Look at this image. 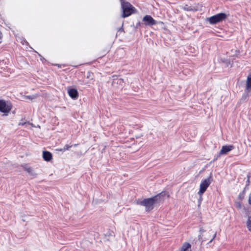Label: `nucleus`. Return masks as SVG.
<instances>
[{"instance_id": "obj_13", "label": "nucleus", "mask_w": 251, "mask_h": 251, "mask_svg": "<svg viewBox=\"0 0 251 251\" xmlns=\"http://www.w3.org/2000/svg\"><path fill=\"white\" fill-rule=\"evenodd\" d=\"M245 90L248 92H251V72L249 73L247 76Z\"/></svg>"}, {"instance_id": "obj_1", "label": "nucleus", "mask_w": 251, "mask_h": 251, "mask_svg": "<svg viewBox=\"0 0 251 251\" xmlns=\"http://www.w3.org/2000/svg\"><path fill=\"white\" fill-rule=\"evenodd\" d=\"M166 194V191H162L151 198L144 199L143 200L138 199L136 203L138 205L145 206L146 211H150L154 208L155 205L160 204L164 202Z\"/></svg>"}, {"instance_id": "obj_28", "label": "nucleus", "mask_w": 251, "mask_h": 251, "mask_svg": "<svg viewBox=\"0 0 251 251\" xmlns=\"http://www.w3.org/2000/svg\"><path fill=\"white\" fill-rule=\"evenodd\" d=\"M120 0L121 5L122 4H123L124 3L127 2L126 0Z\"/></svg>"}, {"instance_id": "obj_20", "label": "nucleus", "mask_w": 251, "mask_h": 251, "mask_svg": "<svg viewBox=\"0 0 251 251\" xmlns=\"http://www.w3.org/2000/svg\"><path fill=\"white\" fill-rule=\"evenodd\" d=\"M72 146H69V145H66L64 146V148H63V149H60V150H59V151H66V150H68L70 148H71V147H72Z\"/></svg>"}, {"instance_id": "obj_16", "label": "nucleus", "mask_w": 251, "mask_h": 251, "mask_svg": "<svg viewBox=\"0 0 251 251\" xmlns=\"http://www.w3.org/2000/svg\"><path fill=\"white\" fill-rule=\"evenodd\" d=\"M9 63V59L6 57L5 59H3L2 60H1V66H2V64H4V65H8ZM3 68L5 69L4 67L1 66V69Z\"/></svg>"}, {"instance_id": "obj_8", "label": "nucleus", "mask_w": 251, "mask_h": 251, "mask_svg": "<svg viewBox=\"0 0 251 251\" xmlns=\"http://www.w3.org/2000/svg\"><path fill=\"white\" fill-rule=\"evenodd\" d=\"M201 5L199 4H195L193 5L185 4L183 6V9L187 11L196 12L201 10Z\"/></svg>"}, {"instance_id": "obj_25", "label": "nucleus", "mask_w": 251, "mask_h": 251, "mask_svg": "<svg viewBox=\"0 0 251 251\" xmlns=\"http://www.w3.org/2000/svg\"><path fill=\"white\" fill-rule=\"evenodd\" d=\"M247 177H248V179H247V180L246 181V185L249 186V185L250 184V175H248Z\"/></svg>"}, {"instance_id": "obj_33", "label": "nucleus", "mask_w": 251, "mask_h": 251, "mask_svg": "<svg viewBox=\"0 0 251 251\" xmlns=\"http://www.w3.org/2000/svg\"><path fill=\"white\" fill-rule=\"evenodd\" d=\"M248 189H249L248 186L246 185L244 190H245V192L246 190Z\"/></svg>"}, {"instance_id": "obj_23", "label": "nucleus", "mask_w": 251, "mask_h": 251, "mask_svg": "<svg viewBox=\"0 0 251 251\" xmlns=\"http://www.w3.org/2000/svg\"><path fill=\"white\" fill-rule=\"evenodd\" d=\"M124 23H123L121 27H119L118 29V32H123L125 33L124 29L123 28Z\"/></svg>"}, {"instance_id": "obj_6", "label": "nucleus", "mask_w": 251, "mask_h": 251, "mask_svg": "<svg viewBox=\"0 0 251 251\" xmlns=\"http://www.w3.org/2000/svg\"><path fill=\"white\" fill-rule=\"evenodd\" d=\"M159 23L163 24L162 22H158L155 20L151 15H146L142 19V25L146 26H151L157 25Z\"/></svg>"}, {"instance_id": "obj_5", "label": "nucleus", "mask_w": 251, "mask_h": 251, "mask_svg": "<svg viewBox=\"0 0 251 251\" xmlns=\"http://www.w3.org/2000/svg\"><path fill=\"white\" fill-rule=\"evenodd\" d=\"M227 15L225 13H220L208 18L210 24L214 25L225 20Z\"/></svg>"}, {"instance_id": "obj_21", "label": "nucleus", "mask_w": 251, "mask_h": 251, "mask_svg": "<svg viewBox=\"0 0 251 251\" xmlns=\"http://www.w3.org/2000/svg\"><path fill=\"white\" fill-rule=\"evenodd\" d=\"M222 155H223V154H220V151L219 152V153L216 155L215 156V157L213 159L212 161V162H215V161H216L218 158L219 157H220Z\"/></svg>"}, {"instance_id": "obj_26", "label": "nucleus", "mask_w": 251, "mask_h": 251, "mask_svg": "<svg viewBox=\"0 0 251 251\" xmlns=\"http://www.w3.org/2000/svg\"><path fill=\"white\" fill-rule=\"evenodd\" d=\"M216 236V232H215V233H214L213 234V235L212 237L210 239V241H209V242H208V243H210L212 242V241L214 239V238H215Z\"/></svg>"}, {"instance_id": "obj_2", "label": "nucleus", "mask_w": 251, "mask_h": 251, "mask_svg": "<svg viewBox=\"0 0 251 251\" xmlns=\"http://www.w3.org/2000/svg\"><path fill=\"white\" fill-rule=\"evenodd\" d=\"M122 13L121 17L123 18L127 17L136 12V9L129 2L127 1L121 5Z\"/></svg>"}, {"instance_id": "obj_9", "label": "nucleus", "mask_w": 251, "mask_h": 251, "mask_svg": "<svg viewBox=\"0 0 251 251\" xmlns=\"http://www.w3.org/2000/svg\"><path fill=\"white\" fill-rule=\"evenodd\" d=\"M23 168L24 170L26 171L29 175L34 176V177H36L37 174H36L34 171L32 167L28 166L27 164H24L21 166Z\"/></svg>"}, {"instance_id": "obj_7", "label": "nucleus", "mask_w": 251, "mask_h": 251, "mask_svg": "<svg viewBox=\"0 0 251 251\" xmlns=\"http://www.w3.org/2000/svg\"><path fill=\"white\" fill-rule=\"evenodd\" d=\"M200 232H201V234L199 235L198 239L200 241H201V243L203 241L209 240L211 234H213V231L210 230L207 232L206 230L202 229V228H200Z\"/></svg>"}, {"instance_id": "obj_34", "label": "nucleus", "mask_w": 251, "mask_h": 251, "mask_svg": "<svg viewBox=\"0 0 251 251\" xmlns=\"http://www.w3.org/2000/svg\"><path fill=\"white\" fill-rule=\"evenodd\" d=\"M141 136H142V135H137L136 136V138H140Z\"/></svg>"}, {"instance_id": "obj_3", "label": "nucleus", "mask_w": 251, "mask_h": 251, "mask_svg": "<svg viewBox=\"0 0 251 251\" xmlns=\"http://www.w3.org/2000/svg\"><path fill=\"white\" fill-rule=\"evenodd\" d=\"M13 105L10 100H5L1 99V116H6L11 110Z\"/></svg>"}, {"instance_id": "obj_15", "label": "nucleus", "mask_w": 251, "mask_h": 251, "mask_svg": "<svg viewBox=\"0 0 251 251\" xmlns=\"http://www.w3.org/2000/svg\"><path fill=\"white\" fill-rule=\"evenodd\" d=\"M247 227L248 230L251 232V216H248L247 222Z\"/></svg>"}, {"instance_id": "obj_31", "label": "nucleus", "mask_w": 251, "mask_h": 251, "mask_svg": "<svg viewBox=\"0 0 251 251\" xmlns=\"http://www.w3.org/2000/svg\"><path fill=\"white\" fill-rule=\"evenodd\" d=\"M91 74V72H89L88 73V75H87V78H89V77H90Z\"/></svg>"}, {"instance_id": "obj_11", "label": "nucleus", "mask_w": 251, "mask_h": 251, "mask_svg": "<svg viewBox=\"0 0 251 251\" xmlns=\"http://www.w3.org/2000/svg\"><path fill=\"white\" fill-rule=\"evenodd\" d=\"M234 148V146L233 145L224 146L222 147V149L220 151V154H226Z\"/></svg>"}, {"instance_id": "obj_32", "label": "nucleus", "mask_w": 251, "mask_h": 251, "mask_svg": "<svg viewBox=\"0 0 251 251\" xmlns=\"http://www.w3.org/2000/svg\"><path fill=\"white\" fill-rule=\"evenodd\" d=\"M25 124H26V123H25H25H20L19 124V125H22V126H24V125H25Z\"/></svg>"}, {"instance_id": "obj_18", "label": "nucleus", "mask_w": 251, "mask_h": 251, "mask_svg": "<svg viewBox=\"0 0 251 251\" xmlns=\"http://www.w3.org/2000/svg\"><path fill=\"white\" fill-rule=\"evenodd\" d=\"M245 194V190H243V191L242 192H241L238 196L239 199L241 201L243 200L244 198Z\"/></svg>"}, {"instance_id": "obj_29", "label": "nucleus", "mask_w": 251, "mask_h": 251, "mask_svg": "<svg viewBox=\"0 0 251 251\" xmlns=\"http://www.w3.org/2000/svg\"><path fill=\"white\" fill-rule=\"evenodd\" d=\"M113 232L109 231L108 232V236H113Z\"/></svg>"}, {"instance_id": "obj_22", "label": "nucleus", "mask_w": 251, "mask_h": 251, "mask_svg": "<svg viewBox=\"0 0 251 251\" xmlns=\"http://www.w3.org/2000/svg\"><path fill=\"white\" fill-rule=\"evenodd\" d=\"M26 98L29 100H33L36 99L37 98V96L35 95H29L26 96Z\"/></svg>"}, {"instance_id": "obj_17", "label": "nucleus", "mask_w": 251, "mask_h": 251, "mask_svg": "<svg viewBox=\"0 0 251 251\" xmlns=\"http://www.w3.org/2000/svg\"><path fill=\"white\" fill-rule=\"evenodd\" d=\"M142 25V23H141L140 21H139V22H138L136 24V25L135 26H134V30H135V31H137L138 28L139 27H140V26H141L142 25Z\"/></svg>"}, {"instance_id": "obj_12", "label": "nucleus", "mask_w": 251, "mask_h": 251, "mask_svg": "<svg viewBox=\"0 0 251 251\" xmlns=\"http://www.w3.org/2000/svg\"><path fill=\"white\" fill-rule=\"evenodd\" d=\"M43 158L46 161H50L52 159V153L49 151H43Z\"/></svg>"}, {"instance_id": "obj_35", "label": "nucleus", "mask_w": 251, "mask_h": 251, "mask_svg": "<svg viewBox=\"0 0 251 251\" xmlns=\"http://www.w3.org/2000/svg\"><path fill=\"white\" fill-rule=\"evenodd\" d=\"M235 51H236V53H239V52H240L239 50H236Z\"/></svg>"}, {"instance_id": "obj_19", "label": "nucleus", "mask_w": 251, "mask_h": 251, "mask_svg": "<svg viewBox=\"0 0 251 251\" xmlns=\"http://www.w3.org/2000/svg\"><path fill=\"white\" fill-rule=\"evenodd\" d=\"M222 62L225 63L226 64V67H228L229 65H230V61L228 59H222Z\"/></svg>"}, {"instance_id": "obj_14", "label": "nucleus", "mask_w": 251, "mask_h": 251, "mask_svg": "<svg viewBox=\"0 0 251 251\" xmlns=\"http://www.w3.org/2000/svg\"><path fill=\"white\" fill-rule=\"evenodd\" d=\"M189 248H191V245L189 243L185 242L182 245L180 251H187Z\"/></svg>"}, {"instance_id": "obj_10", "label": "nucleus", "mask_w": 251, "mask_h": 251, "mask_svg": "<svg viewBox=\"0 0 251 251\" xmlns=\"http://www.w3.org/2000/svg\"><path fill=\"white\" fill-rule=\"evenodd\" d=\"M69 96L74 100H76L78 98V92L76 89L70 88L68 90Z\"/></svg>"}, {"instance_id": "obj_30", "label": "nucleus", "mask_w": 251, "mask_h": 251, "mask_svg": "<svg viewBox=\"0 0 251 251\" xmlns=\"http://www.w3.org/2000/svg\"><path fill=\"white\" fill-rule=\"evenodd\" d=\"M54 65L57 66L58 68L61 67V65L59 64H54Z\"/></svg>"}, {"instance_id": "obj_27", "label": "nucleus", "mask_w": 251, "mask_h": 251, "mask_svg": "<svg viewBox=\"0 0 251 251\" xmlns=\"http://www.w3.org/2000/svg\"><path fill=\"white\" fill-rule=\"evenodd\" d=\"M248 97V94H244L242 97V100H245Z\"/></svg>"}, {"instance_id": "obj_4", "label": "nucleus", "mask_w": 251, "mask_h": 251, "mask_svg": "<svg viewBox=\"0 0 251 251\" xmlns=\"http://www.w3.org/2000/svg\"><path fill=\"white\" fill-rule=\"evenodd\" d=\"M213 180L212 174L211 173L208 178L201 181L200 184V190L198 192V194L202 195L206 191L207 188Z\"/></svg>"}, {"instance_id": "obj_24", "label": "nucleus", "mask_w": 251, "mask_h": 251, "mask_svg": "<svg viewBox=\"0 0 251 251\" xmlns=\"http://www.w3.org/2000/svg\"><path fill=\"white\" fill-rule=\"evenodd\" d=\"M199 195V198L198 199V202H199V206L201 204V201H202V195Z\"/></svg>"}]
</instances>
